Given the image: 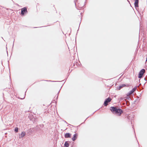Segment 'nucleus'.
Segmentation results:
<instances>
[{
	"instance_id": "nucleus-6",
	"label": "nucleus",
	"mask_w": 147,
	"mask_h": 147,
	"mask_svg": "<svg viewBox=\"0 0 147 147\" xmlns=\"http://www.w3.org/2000/svg\"><path fill=\"white\" fill-rule=\"evenodd\" d=\"M129 85V84H123L120 85L119 87H117V89L118 90H120L123 87H128Z\"/></svg>"
},
{
	"instance_id": "nucleus-13",
	"label": "nucleus",
	"mask_w": 147,
	"mask_h": 147,
	"mask_svg": "<svg viewBox=\"0 0 147 147\" xmlns=\"http://www.w3.org/2000/svg\"><path fill=\"white\" fill-rule=\"evenodd\" d=\"M133 93V92L131 90L129 92H128L126 94L127 96H129L131 94Z\"/></svg>"
},
{
	"instance_id": "nucleus-27",
	"label": "nucleus",
	"mask_w": 147,
	"mask_h": 147,
	"mask_svg": "<svg viewBox=\"0 0 147 147\" xmlns=\"http://www.w3.org/2000/svg\"><path fill=\"white\" fill-rule=\"evenodd\" d=\"M80 23H81V22L80 23ZM79 26H80V25H79ZM79 27H80V26H79Z\"/></svg>"
},
{
	"instance_id": "nucleus-14",
	"label": "nucleus",
	"mask_w": 147,
	"mask_h": 147,
	"mask_svg": "<svg viewBox=\"0 0 147 147\" xmlns=\"http://www.w3.org/2000/svg\"><path fill=\"white\" fill-rule=\"evenodd\" d=\"M18 128L17 127H16L15 128V129H14V131H15V132L16 133H17V132H18Z\"/></svg>"
},
{
	"instance_id": "nucleus-9",
	"label": "nucleus",
	"mask_w": 147,
	"mask_h": 147,
	"mask_svg": "<svg viewBox=\"0 0 147 147\" xmlns=\"http://www.w3.org/2000/svg\"><path fill=\"white\" fill-rule=\"evenodd\" d=\"M139 0H135L134 5L135 7H138Z\"/></svg>"
},
{
	"instance_id": "nucleus-32",
	"label": "nucleus",
	"mask_w": 147,
	"mask_h": 147,
	"mask_svg": "<svg viewBox=\"0 0 147 147\" xmlns=\"http://www.w3.org/2000/svg\"><path fill=\"white\" fill-rule=\"evenodd\" d=\"M82 14V13H80V14Z\"/></svg>"
},
{
	"instance_id": "nucleus-8",
	"label": "nucleus",
	"mask_w": 147,
	"mask_h": 147,
	"mask_svg": "<svg viewBox=\"0 0 147 147\" xmlns=\"http://www.w3.org/2000/svg\"><path fill=\"white\" fill-rule=\"evenodd\" d=\"M78 134H74L73 137L72 138V140L73 141H75L77 138Z\"/></svg>"
},
{
	"instance_id": "nucleus-16",
	"label": "nucleus",
	"mask_w": 147,
	"mask_h": 147,
	"mask_svg": "<svg viewBox=\"0 0 147 147\" xmlns=\"http://www.w3.org/2000/svg\"><path fill=\"white\" fill-rule=\"evenodd\" d=\"M47 26H42L40 27H34V28H39V27H46Z\"/></svg>"
},
{
	"instance_id": "nucleus-34",
	"label": "nucleus",
	"mask_w": 147,
	"mask_h": 147,
	"mask_svg": "<svg viewBox=\"0 0 147 147\" xmlns=\"http://www.w3.org/2000/svg\"><path fill=\"white\" fill-rule=\"evenodd\" d=\"M132 127L133 128V125H132Z\"/></svg>"
},
{
	"instance_id": "nucleus-20",
	"label": "nucleus",
	"mask_w": 147,
	"mask_h": 147,
	"mask_svg": "<svg viewBox=\"0 0 147 147\" xmlns=\"http://www.w3.org/2000/svg\"><path fill=\"white\" fill-rule=\"evenodd\" d=\"M144 80H145V81H147V80H146V78H144Z\"/></svg>"
},
{
	"instance_id": "nucleus-10",
	"label": "nucleus",
	"mask_w": 147,
	"mask_h": 147,
	"mask_svg": "<svg viewBox=\"0 0 147 147\" xmlns=\"http://www.w3.org/2000/svg\"><path fill=\"white\" fill-rule=\"evenodd\" d=\"M25 134L26 133L25 132H24V131H22L21 133V134L20 135V137H21L22 138H23L25 136Z\"/></svg>"
},
{
	"instance_id": "nucleus-1",
	"label": "nucleus",
	"mask_w": 147,
	"mask_h": 147,
	"mask_svg": "<svg viewBox=\"0 0 147 147\" xmlns=\"http://www.w3.org/2000/svg\"><path fill=\"white\" fill-rule=\"evenodd\" d=\"M110 109L112 113L118 116L121 115L123 113V111L121 109L116 107H111Z\"/></svg>"
},
{
	"instance_id": "nucleus-12",
	"label": "nucleus",
	"mask_w": 147,
	"mask_h": 147,
	"mask_svg": "<svg viewBox=\"0 0 147 147\" xmlns=\"http://www.w3.org/2000/svg\"><path fill=\"white\" fill-rule=\"evenodd\" d=\"M128 119H133L134 118V115H128Z\"/></svg>"
},
{
	"instance_id": "nucleus-26",
	"label": "nucleus",
	"mask_w": 147,
	"mask_h": 147,
	"mask_svg": "<svg viewBox=\"0 0 147 147\" xmlns=\"http://www.w3.org/2000/svg\"><path fill=\"white\" fill-rule=\"evenodd\" d=\"M59 91H60V90H59V92H58V94H59Z\"/></svg>"
},
{
	"instance_id": "nucleus-15",
	"label": "nucleus",
	"mask_w": 147,
	"mask_h": 147,
	"mask_svg": "<svg viewBox=\"0 0 147 147\" xmlns=\"http://www.w3.org/2000/svg\"><path fill=\"white\" fill-rule=\"evenodd\" d=\"M136 87H135L132 89L131 90V91L133 92H134L136 90Z\"/></svg>"
},
{
	"instance_id": "nucleus-35",
	"label": "nucleus",
	"mask_w": 147,
	"mask_h": 147,
	"mask_svg": "<svg viewBox=\"0 0 147 147\" xmlns=\"http://www.w3.org/2000/svg\"><path fill=\"white\" fill-rule=\"evenodd\" d=\"M1 38H2L3 39V38L2 37H1Z\"/></svg>"
},
{
	"instance_id": "nucleus-29",
	"label": "nucleus",
	"mask_w": 147,
	"mask_h": 147,
	"mask_svg": "<svg viewBox=\"0 0 147 147\" xmlns=\"http://www.w3.org/2000/svg\"><path fill=\"white\" fill-rule=\"evenodd\" d=\"M139 101V100H137L138 102Z\"/></svg>"
},
{
	"instance_id": "nucleus-3",
	"label": "nucleus",
	"mask_w": 147,
	"mask_h": 147,
	"mask_svg": "<svg viewBox=\"0 0 147 147\" xmlns=\"http://www.w3.org/2000/svg\"><path fill=\"white\" fill-rule=\"evenodd\" d=\"M28 13L27 8L26 7H24L21 9V14L22 16H24L25 13Z\"/></svg>"
},
{
	"instance_id": "nucleus-30",
	"label": "nucleus",
	"mask_w": 147,
	"mask_h": 147,
	"mask_svg": "<svg viewBox=\"0 0 147 147\" xmlns=\"http://www.w3.org/2000/svg\"><path fill=\"white\" fill-rule=\"evenodd\" d=\"M136 102V100H135V101H134V102Z\"/></svg>"
},
{
	"instance_id": "nucleus-31",
	"label": "nucleus",
	"mask_w": 147,
	"mask_h": 147,
	"mask_svg": "<svg viewBox=\"0 0 147 147\" xmlns=\"http://www.w3.org/2000/svg\"><path fill=\"white\" fill-rule=\"evenodd\" d=\"M88 118H87L86 119V120Z\"/></svg>"
},
{
	"instance_id": "nucleus-4",
	"label": "nucleus",
	"mask_w": 147,
	"mask_h": 147,
	"mask_svg": "<svg viewBox=\"0 0 147 147\" xmlns=\"http://www.w3.org/2000/svg\"><path fill=\"white\" fill-rule=\"evenodd\" d=\"M111 99L110 97H108V98H106L105 99L103 104L104 106H107L108 105V103L110 102L111 101Z\"/></svg>"
},
{
	"instance_id": "nucleus-33",
	"label": "nucleus",
	"mask_w": 147,
	"mask_h": 147,
	"mask_svg": "<svg viewBox=\"0 0 147 147\" xmlns=\"http://www.w3.org/2000/svg\"><path fill=\"white\" fill-rule=\"evenodd\" d=\"M141 84H140L139 86Z\"/></svg>"
},
{
	"instance_id": "nucleus-36",
	"label": "nucleus",
	"mask_w": 147,
	"mask_h": 147,
	"mask_svg": "<svg viewBox=\"0 0 147 147\" xmlns=\"http://www.w3.org/2000/svg\"><path fill=\"white\" fill-rule=\"evenodd\" d=\"M131 123L132 124V121H131Z\"/></svg>"
},
{
	"instance_id": "nucleus-18",
	"label": "nucleus",
	"mask_w": 147,
	"mask_h": 147,
	"mask_svg": "<svg viewBox=\"0 0 147 147\" xmlns=\"http://www.w3.org/2000/svg\"><path fill=\"white\" fill-rule=\"evenodd\" d=\"M120 99L121 100H122L123 99V98L121 97V98H120Z\"/></svg>"
},
{
	"instance_id": "nucleus-2",
	"label": "nucleus",
	"mask_w": 147,
	"mask_h": 147,
	"mask_svg": "<svg viewBox=\"0 0 147 147\" xmlns=\"http://www.w3.org/2000/svg\"><path fill=\"white\" fill-rule=\"evenodd\" d=\"M145 72V70L144 69H142L140 70L139 73L138 77L139 78H141L143 77L144 73Z\"/></svg>"
},
{
	"instance_id": "nucleus-11",
	"label": "nucleus",
	"mask_w": 147,
	"mask_h": 147,
	"mask_svg": "<svg viewBox=\"0 0 147 147\" xmlns=\"http://www.w3.org/2000/svg\"><path fill=\"white\" fill-rule=\"evenodd\" d=\"M64 146L65 147H69V144L68 142V141H65V142Z\"/></svg>"
},
{
	"instance_id": "nucleus-24",
	"label": "nucleus",
	"mask_w": 147,
	"mask_h": 147,
	"mask_svg": "<svg viewBox=\"0 0 147 147\" xmlns=\"http://www.w3.org/2000/svg\"><path fill=\"white\" fill-rule=\"evenodd\" d=\"M146 61H147V57L146 58Z\"/></svg>"
},
{
	"instance_id": "nucleus-28",
	"label": "nucleus",
	"mask_w": 147,
	"mask_h": 147,
	"mask_svg": "<svg viewBox=\"0 0 147 147\" xmlns=\"http://www.w3.org/2000/svg\"><path fill=\"white\" fill-rule=\"evenodd\" d=\"M86 0H85V3H86Z\"/></svg>"
},
{
	"instance_id": "nucleus-21",
	"label": "nucleus",
	"mask_w": 147,
	"mask_h": 147,
	"mask_svg": "<svg viewBox=\"0 0 147 147\" xmlns=\"http://www.w3.org/2000/svg\"><path fill=\"white\" fill-rule=\"evenodd\" d=\"M127 96L128 97H127V98H128V99H129V98H130V97H129V96Z\"/></svg>"
},
{
	"instance_id": "nucleus-25",
	"label": "nucleus",
	"mask_w": 147,
	"mask_h": 147,
	"mask_svg": "<svg viewBox=\"0 0 147 147\" xmlns=\"http://www.w3.org/2000/svg\"><path fill=\"white\" fill-rule=\"evenodd\" d=\"M58 95L57 97V99L58 98Z\"/></svg>"
},
{
	"instance_id": "nucleus-22",
	"label": "nucleus",
	"mask_w": 147,
	"mask_h": 147,
	"mask_svg": "<svg viewBox=\"0 0 147 147\" xmlns=\"http://www.w3.org/2000/svg\"><path fill=\"white\" fill-rule=\"evenodd\" d=\"M74 2H75V5H76V2L75 0L74 1Z\"/></svg>"
},
{
	"instance_id": "nucleus-5",
	"label": "nucleus",
	"mask_w": 147,
	"mask_h": 147,
	"mask_svg": "<svg viewBox=\"0 0 147 147\" xmlns=\"http://www.w3.org/2000/svg\"><path fill=\"white\" fill-rule=\"evenodd\" d=\"M34 116L32 115L29 114L28 116L29 119H36L38 118L34 114Z\"/></svg>"
},
{
	"instance_id": "nucleus-19",
	"label": "nucleus",
	"mask_w": 147,
	"mask_h": 147,
	"mask_svg": "<svg viewBox=\"0 0 147 147\" xmlns=\"http://www.w3.org/2000/svg\"><path fill=\"white\" fill-rule=\"evenodd\" d=\"M47 81H48V80H46ZM49 81H51V82H56V81H51V80H49Z\"/></svg>"
},
{
	"instance_id": "nucleus-23",
	"label": "nucleus",
	"mask_w": 147,
	"mask_h": 147,
	"mask_svg": "<svg viewBox=\"0 0 147 147\" xmlns=\"http://www.w3.org/2000/svg\"><path fill=\"white\" fill-rule=\"evenodd\" d=\"M75 66V64H74H74H73V66Z\"/></svg>"
},
{
	"instance_id": "nucleus-17",
	"label": "nucleus",
	"mask_w": 147,
	"mask_h": 147,
	"mask_svg": "<svg viewBox=\"0 0 147 147\" xmlns=\"http://www.w3.org/2000/svg\"><path fill=\"white\" fill-rule=\"evenodd\" d=\"M85 5V4H84V5H82L81 7H83V6Z\"/></svg>"
},
{
	"instance_id": "nucleus-7",
	"label": "nucleus",
	"mask_w": 147,
	"mask_h": 147,
	"mask_svg": "<svg viewBox=\"0 0 147 147\" xmlns=\"http://www.w3.org/2000/svg\"><path fill=\"white\" fill-rule=\"evenodd\" d=\"M71 134L69 133H66L65 134V138H70L71 137Z\"/></svg>"
}]
</instances>
